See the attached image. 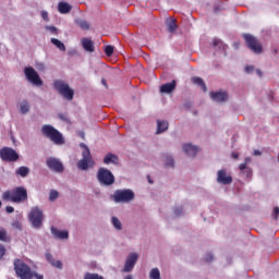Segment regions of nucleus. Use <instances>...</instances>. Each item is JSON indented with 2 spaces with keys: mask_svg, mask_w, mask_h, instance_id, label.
<instances>
[{
  "mask_svg": "<svg viewBox=\"0 0 279 279\" xmlns=\"http://www.w3.org/2000/svg\"><path fill=\"white\" fill-rule=\"evenodd\" d=\"M250 162H252V158L246 157V158L244 159V163H245L246 166H248Z\"/></svg>",
  "mask_w": 279,
  "mask_h": 279,
  "instance_id": "3c124183",
  "label": "nucleus"
},
{
  "mask_svg": "<svg viewBox=\"0 0 279 279\" xmlns=\"http://www.w3.org/2000/svg\"><path fill=\"white\" fill-rule=\"evenodd\" d=\"M24 75L26 80L33 84V86H43V78L38 75V72L34 70L32 66H27L24 69Z\"/></svg>",
  "mask_w": 279,
  "mask_h": 279,
  "instance_id": "1a4fd4ad",
  "label": "nucleus"
},
{
  "mask_svg": "<svg viewBox=\"0 0 279 279\" xmlns=\"http://www.w3.org/2000/svg\"><path fill=\"white\" fill-rule=\"evenodd\" d=\"M29 108H31L29 101L22 100L20 102V112H21V114H27V112H29Z\"/></svg>",
  "mask_w": 279,
  "mask_h": 279,
  "instance_id": "393cba45",
  "label": "nucleus"
},
{
  "mask_svg": "<svg viewBox=\"0 0 279 279\" xmlns=\"http://www.w3.org/2000/svg\"><path fill=\"white\" fill-rule=\"evenodd\" d=\"M81 136H82V138H84V134H82Z\"/></svg>",
  "mask_w": 279,
  "mask_h": 279,
  "instance_id": "680f3d73",
  "label": "nucleus"
},
{
  "mask_svg": "<svg viewBox=\"0 0 279 279\" xmlns=\"http://www.w3.org/2000/svg\"><path fill=\"white\" fill-rule=\"evenodd\" d=\"M182 151L186 156L193 157V156L197 155L198 148H197V146L192 145V144H183Z\"/></svg>",
  "mask_w": 279,
  "mask_h": 279,
  "instance_id": "dca6fc26",
  "label": "nucleus"
},
{
  "mask_svg": "<svg viewBox=\"0 0 279 279\" xmlns=\"http://www.w3.org/2000/svg\"><path fill=\"white\" fill-rule=\"evenodd\" d=\"M221 41L219 39H214V47H220Z\"/></svg>",
  "mask_w": 279,
  "mask_h": 279,
  "instance_id": "09e8293b",
  "label": "nucleus"
},
{
  "mask_svg": "<svg viewBox=\"0 0 279 279\" xmlns=\"http://www.w3.org/2000/svg\"><path fill=\"white\" fill-rule=\"evenodd\" d=\"M39 69H40V71H45V65L43 63L39 64Z\"/></svg>",
  "mask_w": 279,
  "mask_h": 279,
  "instance_id": "13d9d810",
  "label": "nucleus"
},
{
  "mask_svg": "<svg viewBox=\"0 0 279 279\" xmlns=\"http://www.w3.org/2000/svg\"><path fill=\"white\" fill-rule=\"evenodd\" d=\"M58 197H60V193L56 190H50L49 197H48L49 202H56Z\"/></svg>",
  "mask_w": 279,
  "mask_h": 279,
  "instance_id": "c85d7f7f",
  "label": "nucleus"
},
{
  "mask_svg": "<svg viewBox=\"0 0 279 279\" xmlns=\"http://www.w3.org/2000/svg\"><path fill=\"white\" fill-rule=\"evenodd\" d=\"M41 134L54 143V145H64V137L62 133L53 128L51 124H45L41 126Z\"/></svg>",
  "mask_w": 279,
  "mask_h": 279,
  "instance_id": "20e7f679",
  "label": "nucleus"
},
{
  "mask_svg": "<svg viewBox=\"0 0 279 279\" xmlns=\"http://www.w3.org/2000/svg\"><path fill=\"white\" fill-rule=\"evenodd\" d=\"M192 82L194 84H196L197 86H202V88H204V90H206V84L204 83V80H202L201 77H194V78H192Z\"/></svg>",
  "mask_w": 279,
  "mask_h": 279,
  "instance_id": "7c9ffc66",
  "label": "nucleus"
},
{
  "mask_svg": "<svg viewBox=\"0 0 279 279\" xmlns=\"http://www.w3.org/2000/svg\"><path fill=\"white\" fill-rule=\"evenodd\" d=\"M5 213H8L9 215H12V213H14V207H12V206H7V207H5Z\"/></svg>",
  "mask_w": 279,
  "mask_h": 279,
  "instance_id": "37998d69",
  "label": "nucleus"
},
{
  "mask_svg": "<svg viewBox=\"0 0 279 279\" xmlns=\"http://www.w3.org/2000/svg\"><path fill=\"white\" fill-rule=\"evenodd\" d=\"M50 43L57 47L60 51H66V47L64 46V43L60 41L59 39L51 38Z\"/></svg>",
  "mask_w": 279,
  "mask_h": 279,
  "instance_id": "bb28decb",
  "label": "nucleus"
},
{
  "mask_svg": "<svg viewBox=\"0 0 279 279\" xmlns=\"http://www.w3.org/2000/svg\"><path fill=\"white\" fill-rule=\"evenodd\" d=\"M50 230H51V234H53L56 239H61V240L69 239V231L66 230L62 231L54 227H52Z\"/></svg>",
  "mask_w": 279,
  "mask_h": 279,
  "instance_id": "a211bd4d",
  "label": "nucleus"
},
{
  "mask_svg": "<svg viewBox=\"0 0 279 279\" xmlns=\"http://www.w3.org/2000/svg\"><path fill=\"white\" fill-rule=\"evenodd\" d=\"M96 178L100 186H112L114 184V174L107 168H99Z\"/></svg>",
  "mask_w": 279,
  "mask_h": 279,
  "instance_id": "0eeeda50",
  "label": "nucleus"
},
{
  "mask_svg": "<svg viewBox=\"0 0 279 279\" xmlns=\"http://www.w3.org/2000/svg\"><path fill=\"white\" fill-rule=\"evenodd\" d=\"M101 84H102L106 88H108V83L106 82V78H102V80H101Z\"/></svg>",
  "mask_w": 279,
  "mask_h": 279,
  "instance_id": "6e6d98bb",
  "label": "nucleus"
},
{
  "mask_svg": "<svg viewBox=\"0 0 279 279\" xmlns=\"http://www.w3.org/2000/svg\"><path fill=\"white\" fill-rule=\"evenodd\" d=\"M210 99H213V101H216L217 104H223L225 101L228 100V94L223 90L211 92Z\"/></svg>",
  "mask_w": 279,
  "mask_h": 279,
  "instance_id": "2eb2a0df",
  "label": "nucleus"
},
{
  "mask_svg": "<svg viewBox=\"0 0 279 279\" xmlns=\"http://www.w3.org/2000/svg\"><path fill=\"white\" fill-rule=\"evenodd\" d=\"M5 256V247L0 244V258H3Z\"/></svg>",
  "mask_w": 279,
  "mask_h": 279,
  "instance_id": "a19ab883",
  "label": "nucleus"
},
{
  "mask_svg": "<svg viewBox=\"0 0 279 279\" xmlns=\"http://www.w3.org/2000/svg\"><path fill=\"white\" fill-rule=\"evenodd\" d=\"M217 182L218 184L228 185L232 182V174L228 173L226 169L218 170Z\"/></svg>",
  "mask_w": 279,
  "mask_h": 279,
  "instance_id": "ddd939ff",
  "label": "nucleus"
},
{
  "mask_svg": "<svg viewBox=\"0 0 279 279\" xmlns=\"http://www.w3.org/2000/svg\"><path fill=\"white\" fill-rule=\"evenodd\" d=\"M105 53H106V56H108V58H110V56H112V53H114V47L106 46L105 47Z\"/></svg>",
  "mask_w": 279,
  "mask_h": 279,
  "instance_id": "f704fd0d",
  "label": "nucleus"
},
{
  "mask_svg": "<svg viewBox=\"0 0 279 279\" xmlns=\"http://www.w3.org/2000/svg\"><path fill=\"white\" fill-rule=\"evenodd\" d=\"M245 73H254V65H246Z\"/></svg>",
  "mask_w": 279,
  "mask_h": 279,
  "instance_id": "ea45409f",
  "label": "nucleus"
},
{
  "mask_svg": "<svg viewBox=\"0 0 279 279\" xmlns=\"http://www.w3.org/2000/svg\"><path fill=\"white\" fill-rule=\"evenodd\" d=\"M45 29H47V32H50V34L58 35V28L56 26H46Z\"/></svg>",
  "mask_w": 279,
  "mask_h": 279,
  "instance_id": "c9c22d12",
  "label": "nucleus"
},
{
  "mask_svg": "<svg viewBox=\"0 0 279 279\" xmlns=\"http://www.w3.org/2000/svg\"><path fill=\"white\" fill-rule=\"evenodd\" d=\"M137 262H138V254L130 253L129 256L126 257L123 271H125V274H130V271L134 269V265H136Z\"/></svg>",
  "mask_w": 279,
  "mask_h": 279,
  "instance_id": "f8f14e48",
  "label": "nucleus"
},
{
  "mask_svg": "<svg viewBox=\"0 0 279 279\" xmlns=\"http://www.w3.org/2000/svg\"><path fill=\"white\" fill-rule=\"evenodd\" d=\"M47 167H49L52 171H56V173H62V171H64V166L56 158H49L47 160Z\"/></svg>",
  "mask_w": 279,
  "mask_h": 279,
  "instance_id": "4468645a",
  "label": "nucleus"
},
{
  "mask_svg": "<svg viewBox=\"0 0 279 279\" xmlns=\"http://www.w3.org/2000/svg\"><path fill=\"white\" fill-rule=\"evenodd\" d=\"M244 40H246L247 47L254 53H263V46L258 43V39L252 35H244Z\"/></svg>",
  "mask_w": 279,
  "mask_h": 279,
  "instance_id": "9b49d317",
  "label": "nucleus"
},
{
  "mask_svg": "<svg viewBox=\"0 0 279 279\" xmlns=\"http://www.w3.org/2000/svg\"><path fill=\"white\" fill-rule=\"evenodd\" d=\"M14 270L17 278L21 279H45V276L37 274L36 271H32V268L27 266L23 260L15 259L14 260Z\"/></svg>",
  "mask_w": 279,
  "mask_h": 279,
  "instance_id": "f03ea898",
  "label": "nucleus"
},
{
  "mask_svg": "<svg viewBox=\"0 0 279 279\" xmlns=\"http://www.w3.org/2000/svg\"><path fill=\"white\" fill-rule=\"evenodd\" d=\"M53 86L63 99H66L68 101H73L75 92L69 86V84H66L62 80H57L53 82Z\"/></svg>",
  "mask_w": 279,
  "mask_h": 279,
  "instance_id": "39448f33",
  "label": "nucleus"
},
{
  "mask_svg": "<svg viewBox=\"0 0 279 279\" xmlns=\"http://www.w3.org/2000/svg\"><path fill=\"white\" fill-rule=\"evenodd\" d=\"M81 45H82L83 49H85V51H87V53H93L95 51V43H93L88 38H83L81 40Z\"/></svg>",
  "mask_w": 279,
  "mask_h": 279,
  "instance_id": "f3484780",
  "label": "nucleus"
},
{
  "mask_svg": "<svg viewBox=\"0 0 279 279\" xmlns=\"http://www.w3.org/2000/svg\"><path fill=\"white\" fill-rule=\"evenodd\" d=\"M76 24L78 25V27H81V29H88L90 27L86 20H76Z\"/></svg>",
  "mask_w": 279,
  "mask_h": 279,
  "instance_id": "c756f323",
  "label": "nucleus"
},
{
  "mask_svg": "<svg viewBox=\"0 0 279 279\" xmlns=\"http://www.w3.org/2000/svg\"><path fill=\"white\" fill-rule=\"evenodd\" d=\"M113 201L116 204H130V202H134V198L136 195L134 194V191L130 189L124 190H117L113 195Z\"/></svg>",
  "mask_w": 279,
  "mask_h": 279,
  "instance_id": "423d86ee",
  "label": "nucleus"
},
{
  "mask_svg": "<svg viewBox=\"0 0 279 279\" xmlns=\"http://www.w3.org/2000/svg\"><path fill=\"white\" fill-rule=\"evenodd\" d=\"M0 241H8V231L0 227Z\"/></svg>",
  "mask_w": 279,
  "mask_h": 279,
  "instance_id": "473e14b6",
  "label": "nucleus"
},
{
  "mask_svg": "<svg viewBox=\"0 0 279 279\" xmlns=\"http://www.w3.org/2000/svg\"><path fill=\"white\" fill-rule=\"evenodd\" d=\"M278 215H279V208L275 207V209H274L275 219H278Z\"/></svg>",
  "mask_w": 279,
  "mask_h": 279,
  "instance_id": "de8ad7c7",
  "label": "nucleus"
},
{
  "mask_svg": "<svg viewBox=\"0 0 279 279\" xmlns=\"http://www.w3.org/2000/svg\"><path fill=\"white\" fill-rule=\"evenodd\" d=\"M13 228H16L17 230H21V225L19 222H14Z\"/></svg>",
  "mask_w": 279,
  "mask_h": 279,
  "instance_id": "864d4df0",
  "label": "nucleus"
},
{
  "mask_svg": "<svg viewBox=\"0 0 279 279\" xmlns=\"http://www.w3.org/2000/svg\"><path fill=\"white\" fill-rule=\"evenodd\" d=\"M205 260H206L207 263H210V260H213V254L208 253V254L206 255V257H205Z\"/></svg>",
  "mask_w": 279,
  "mask_h": 279,
  "instance_id": "49530a36",
  "label": "nucleus"
},
{
  "mask_svg": "<svg viewBox=\"0 0 279 279\" xmlns=\"http://www.w3.org/2000/svg\"><path fill=\"white\" fill-rule=\"evenodd\" d=\"M175 90V81L171 83H166L160 86V93L169 95V93H173Z\"/></svg>",
  "mask_w": 279,
  "mask_h": 279,
  "instance_id": "6ab92c4d",
  "label": "nucleus"
},
{
  "mask_svg": "<svg viewBox=\"0 0 279 279\" xmlns=\"http://www.w3.org/2000/svg\"><path fill=\"white\" fill-rule=\"evenodd\" d=\"M111 226L118 232H121V230H123V222H121V220L118 217H116V216L111 217Z\"/></svg>",
  "mask_w": 279,
  "mask_h": 279,
  "instance_id": "5701e85b",
  "label": "nucleus"
},
{
  "mask_svg": "<svg viewBox=\"0 0 279 279\" xmlns=\"http://www.w3.org/2000/svg\"><path fill=\"white\" fill-rule=\"evenodd\" d=\"M255 72H256V74H257L259 77H263V71H260L259 69H257Z\"/></svg>",
  "mask_w": 279,
  "mask_h": 279,
  "instance_id": "5fc2aeb1",
  "label": "nucleus"
},
{
  "mask_svg": "<svg viewBox=\"0 0 279 279\" xmlns=\"http://www.w3.org/2000/svg\"><path fill=\"white\" fill-rule=\"evenodd\" d=\"M58 117L61 121H65V122L69 121V118L63 113H59Z\"/></svg>",
  "mask_w": 279,
  "mask_h": 279,
  "instance_id": "79ce46f5",
  "label": "nucleus"
},
{
  "mask_svg": "<svg viewBox=\"0 0 279 279\" xmlns=\"http://www.w3.org/2000/svg\"><path fill=\"white\" fill-rule=\"evenodd\" d=\"M244 173H246V178H252V169L246 168V170L244 171Z\"/></svg>",
  "mask_w": 279,
  "mask_h": 279,
  "instance_id": "a18cd8bd",
  "label": "nucleus"
},
{
  "mask_svg": "<svg viewBox=\"0 0 279 279\" xmlns=\"http://www.w3.org/2000/svg\"><path fill=\"white\" fill-rule=\"evenodd\" d=\"M169 130V122L167 121H157V134H162V132H167Z\"/></svg>",
  "mask_w": 279,
  "mask_h": 279,
  "instance_id": "b1692460",
  "label": "nucleus"
},
{
  "mask_svg": "<svg viewBox=\"0 0 279 279\" xmlns=\"http://www.w3.org/2000/svg\"><path fill=\"white\" fill-rule=\"evenodd\" d=\"M52 267H56L57 269H62V267H63V265H62V262H60V260H53L52 262Z\"/></svg>",
  "mask_w": 279,
  "mask_h": 279,
  "instance_id": "e433bc0d",
  "label": "nucleus"
},
{
  "mask_svg": "<svg viewBox=\"0 0 279 279\" xmlns=\"http://www.w3.org/2000/svg\"><path fill=\"white\" fill-rule=\"evenodd\" d=\"M149 279H162L160 277V269H158V268L150 269V271H149Z\"/></svg>",
  "mask_w": 279,
  "mask_h": 279,
  "instance_id": "cd10ccee",
  "label": "nucleus"
},
{
  "mask_svg": "<svg viewBox=\"0 0 279 279\" xmlns=\"http://www.w3.org/2000/svg\"><path fill=\"white\" fill-rule=\"evenodd\" d=\"M3 202H12V204H23L27 202V190L24 186L7 190L2 194Z\"/></svg>",
  "mask_w": 279,
  "mask_h": 279,
  "instance_id": "f257e3e1",
  "label": "nucleus"
},
{
  "mask_svg": "<svg viewBox=\"0 0 279 279\" xmlns=\"http://www.w3.org/2000/svg\"><path fill=\"white\" fill-rule=\"evenodd\" d=\"M260 155H262L260 150H254V156H260Z\"/></svg>",
  "mask_w": 279,
  "mask_h": 279,
  "instance_id": "4d7b16f0",
  "label": "nucleus"
},
{
  "mask_svg": "<svg viewBox=\"0 0 279 279\" xmlns=\"http://www.w3.org/2000/svg\"><path fill=\"white\" fill-rule=\"evenodd\" d=\"M2 204H3V203H1V201H0V208H1Z\"/></svg>",
  "mask_w": 279,
  "mask_h": 279,
  "instance_id": "052dcab7",
  "label": "nucleus"
},
{
  "mask_svg": "<svg viewBox=\"0 0 279 279\" xmlns=\"http://www.w3.org/2000/svg\"><path fill=\"white\" fill-rule=\"evenodd\" d=\"M84 279H104V277L97 275V274H93V272H86L84 275Z\"/></svg>",
  "mask_w": 279,
  "mask_h": 279,
  "instance_id": "2f4dec72",
  "label": "nucleus"
},
{
  "mask_svg": "<svg viewBox=\"0 0 279 279\" xmlns=\"http://www.w3.org/2000/svg\"><path fill=\"white\" fill-rule=\"evenodd\" d=\"M166 27L170 34H173L175 29H178V24L175 23V19L173 17H168L166 20Z\"/></svg>",
  "mask_w": 279,
  "mask_h": 279,
  "instance_id": "412c9836",
  "label": "nucleus"
},
{
  "mask_svg": "<svg viewBox=\"0 0 279 279\" xmlns=\"http://www.w3.org/2000/svg\"><path fill=\"white\" fill-rule=\"evenodd\" d=\"M28 219L33 228L39 229L43 226V219H45L43 209L38 206L33 207L28 214Z\"/></svg>",
  "mask_w": 279,
  "mask_h": 279,
  "instance_id": "6e6552de",
  "label": "nucleus"
},
{
  "mask_svg": "<svg viewBox=\"0 0 279 279\" xmlns=\"http://www.w3.org/2000/svg\"><path fill=\"white\" fill-rule=\"evenodd\" d=\"M174 214L177 215V217H180V215H182V209H175Z\"/></svg>",
  "mask_w": 279,
  "mask_h": 279,
  "instance_id": "603ef678",
  "label": "nucleus"
},
{
  "mask_svg": "<svg viewBox=\"0 0 279 279\" xmlns=\"http://www.w3.org/2000/svg\"><path fill=\"white\" fill-rule=\"evenodd\" d=\"M72 8L73 7H71V4H69L68 2H59L58 4V11L60 12V14H69Z\"/></svg>",
  "mask_w": 279,
  "mask_h": 279,
  "instance_id": "4be33fe9",
  "label": "nucleus"
},
{
  "mask_svg": "<svg viewBox=\"0 0 279 279\" xmlns=\"http://www.w3.org/2000/svg\"><path fill=\"white\" fill-rule=\"evenodd\" d=\"M15 173L20 175V178H27V175H29V169L25 166H22L15 170Z\"/></svg>",
  "mask_w": 279,
  "mask_h": 279,
  "instance_id": "a878e982",
  "label": "nucleus"
},
{
  "mask_svg": "<svg viewBox=\"0 0 279 279\" xmlns=\"http://www.w3.org/2000/svg\"><path fill=\"white\" fill-rule=\"evenodd\" d=\"M46 259L48 260V263H50V265L56 260L53 259V255H51V253L46 254Z\"/></svg>",
  "mask_w": 279,
  "mask_h": 279,
  "instance_id": "58836bf2",
  "label": "nucleus"
},
{
  "mask_svg": "<svg viewBox=\"0 0 279 279\" xmlns=\"http://www.w3.org/2000/svg\"><path fill=\"white\" fill-rule=\"evenodd\" d=\"M82 149V159L76 163L77 169L80 171H88V169L95 168V159H93V155L90 154V148L84 143L80 144Z\"/></svg>",
  "mask_w": 279,
  "mask_h": 279,
  "instance_id": "7ed1b4c3",
  "label": "nucleus"
},
{
  "mask_svg": "<svg viewBox=\"0 0 279 279\" xmlns=\"http://www.w3.org/2000/svg\"><path fill=\"white\" fill-rule=\"evenodd\" d=\"M173 165H174L173 157H171V156L165 157V166L166 167H173Z\"/></svg>",
  "mask_w": 279,
  "mask_h": 279,
  "instance_id": "72a5a7b5",
  "label": "nucleus"
},
{
  "mask_svg": "<svg viewBox=\"0 0 279 279\" xmlns=\"http://www.w3.org/2000/svg\"><path fill=\"white\" fill-rule=\"evenodd\" d=\"M41 19H44L46 23H49V12L41 11Z\"/></svg>",
  "mask_w": 279,
  "mask_h": 279,
  "instance_id": "4c0bfd02",
  "label": "nucleus"
},
{
  "mask_svg": "<svg viewBox=\"0 0 279 279\" xmlns=\"http://www.w3.org/2000/svg\"><path fill=\"white\" fill-rule=\"evenodd\" d=\"M231 157H232L234 160H239V153H232V154H231Z\"/></svg>",
  "mask_w": 279,
  "mask_h": 279,
  "instance_id": "8fccbe9b",
  "label": "nucleus"
},
{
  "mask_svg": "<svg viewBox=\"0 0 279 279\" xmlns=\"http://www.w3.org/2000/svg\"><path fill=\"white\" fill-rule=\"evenodd\" d=\"M124 279H134V278H132V275H128Z\"/></svg>",
  "mask_w": 279,
  "mask_h": 279,
  "instance_id": "bf43d9fd",
  "label": "nucleus"
},
{
  "mask_svg": "<svg viewBox=\"0 0 279 279\" xmlns=\"http://www.w3.org/2000/svg\"><path fill=\"white\" fill-rule=\"evenodd\" d=\"M105 165H119V157L117 155L109 153L104 158Z\"/></svg>",
  "mask_w": 279,
  "mask_h": 279,
  "instance_id": "aec40b11",
  "label": "nucleus"
},
{
  "mask_svg": "<svg viewBox=\"0 0 279 279\" xmlns=\"http://www.w3.org/2000/svg\"><path fill=\"white\" fill-rule=\"evenodd\" d=\"M239 169H240V171H246L247 170V163H241L240 166H239Z\"/></svg>",
  "mask_w": 279,
  "mask_h": 279,
  "instance_id": "c03bdc74",
  "label": "nucleus"
},
{
  "mask_svg": "<svg viewBox=\"0 0 279 279\" xmlns=\"http://www.w3.org/2000/svg\"><path fill=\"white\" fill-rule=\"evenodd\" d=\"M0 158L4 162H16L20 156H19V153H16V150H14L13 148L2 147L0 149Z\"/></svg>",
  "mask_w": 279,
  "mask_h": 279,
  "instance_id": "9d476101",
  "label": "nucleus"
}]
</instances>
